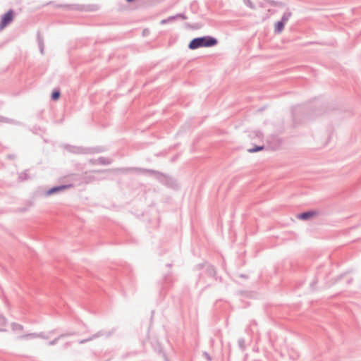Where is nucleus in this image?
Segmentation results:
<instances>
[{"instance_id":"1","label":"nucleus","mask_w":361,"mask_h":361,"mask_svg":"<svg viewBox=\"0 0 361 361\" xmlns=\"http://www.w3.org/2000/svg\"><path fill=\"white\" fill-rule=\"evenodd\" d=\"M6 337L21 346L32 348L38 345V341L42 336L40 334L30 333L22 324L13 322L9 325Z\"/></svg>"},{"instance_id":"2","label":"nucleus","mask_w":361,"mask_h":361,"mask_svg":"<svg viewBox=\"0 0 361 361\" xmlns=\"http://www.w3.org/2000/svg\"><path fill=\"white\" fill-rule=\"evenodd\" d=\"M217 44V40L209 36H204L193 39L188 45L190 49H196L201 47H213Z\"/></svg>"},{"instance_id":"3","label":"nucleus","mask_w":361,"mask_h":361,"mask_svg":"<svg viewBox=\"0 0 361 361\" xmlns=\"http://www.w3.org/2000/svg\"><path fill=\"white\" fill-rule=\"evenodd\" d=\"M14 18L13 11L10 10L6 13H5L2 18L0 23V30H3L6 25L11 23Z\"/></svg>"},{"instance_id":"4","label":"nucleus","mask_w":361,"mask_h":361,"mask_svg":"<svg viewBox=\"0 0 361 361\" xmlns=\"http://www.w3.org/2000/svg\"><path fill=\"white\" fill-rule=\"evenodd\" d=\"M71 187V185H63L52 188L46 192V195L47 196L51 195L56 192L63 191V190L68 189Z\"/></svg>"},{"instance_id":"5","label":"nucleus","mask_w":361,"mask_h":361,"mask_svg":"<svg viewBox=\"0 0 361 361\" xmlns=\"http://www.w3.org/2000/svg\"><path fill=\"white\" fill-rule=\"evenodd\" d=\"M288 16H283L281 20L275 24V27H274L275 31L278 33H280L281 32H282V30L284 28V25L286 23V22L288 21Z\"/></svg>"},{"instance_id":"6","label":"nucleus","mask_w":361,"mask_h":361,"mask_svg":"<svg viewBox=\"0 0 361 361\" xmlns=\"http://www.w3.org/2000/svg\"><path fill=\"white\" fill-rule=\"evenodd\" d=\"M8 320L5 317L0 316V333L7 334L8 329H7L8 326Z\"/></svg>"},{"instance_id":"7","label":"nucleus","mask_w":361,"mask_h":361,"mask_svg":"<svg viewBox=\"0 0 361 361\" xmlns=\"http://www.w3.org/2000/svg\"><path fill=\"white\" fill-rule=\"evenodd\" d=\"M315 215H317V212H307L298 214L297 217L300 219L307 220Z\"/></svg>"},{"instance_id":"8","label":"nucleus","mask_w":361,"mask_h":361,"mask_svg":"<svg viewBox=\"0 0 361 361\" xmlns=\"http://www.w3.org/2000/svg\"><path fill=\"white\" fill-rule=\"evenodd\" d=\"M177 18L185 19L186 17L182 14H179L177 16H171V17L168 18L167 19L162 20L160 23H161V24H164V23H169V22H172Z\"/></svg>"},{"instance_id":"9","label":"nucleus","mask_w":361,"mask_h":361,"mask_svg":"<svg viewBox=\"0 0 361 361\" xmlns=\"http://www.w3.org/2000/svg\"><path fill=\"white\" fill-rule=\"evenodd\" d=\"M263 149V147H257L256 148L249 149L248 152L250 153L257 152L258 151H260Z\"/></svg>"},{"instance_id":"10","label":"nucleus","mask_w":361,"mask_h":361,"mask_svg":"<svg viewBox=\"0 0 361 361\" xmlns=\"http://www.w3.org/2000/svg\"><path fill=\"white\" fill-rule=\"evenodd\" d=\"M60 97L59 92H54L51 94V97L54 100H57Z\"/></svg>"},{"instance_id":"11","label":"nucleus","mask_w":361,"mask_h":361,"mask_svg":"<svg viewBox=\"0 0 361 361\" xmlns=\"http://www.w3.org/2000/svg\"><path fill=\"white\" fill-rule=\"evenodd\" d=\"M57 339H55L49 343L50 345H54L56 343Z\"/></svg>"}]
</instances>
